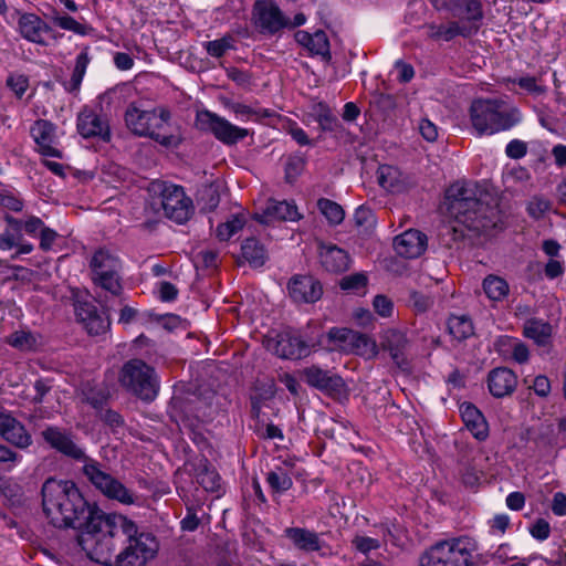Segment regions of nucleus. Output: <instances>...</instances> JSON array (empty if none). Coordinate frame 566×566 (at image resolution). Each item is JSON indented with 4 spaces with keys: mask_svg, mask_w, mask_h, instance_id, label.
Returning a JSON list of instances; mask_svg holds the SVG:
<instances>
[{
    "mask_svg": "<svg viewBox=\"0 0 566 566\" xmlns=\"http://www.w3.org/2000/svg\"><path fill=\"white\" fill-rule=\"evenodd\" d=\"M42 507L56 528L77 531V543L87 551L112 514L90 503L73 481L49 478L41 488Z\"/></svg>",
    "mask_w": 566,
    "mask_h": 566,
    "instance_id": "f257e3e1",
    "label": "nucleus"
},
{
    "mask_svg": "<svg viewBox=\"0 0 566 566\" xmlns=\"http://www.w3.org/2000/svg\"><path fill=\"white\" fill-rule=\"evenodd\" d=\"M159 551L150 532L120 514H112L86 551L90 559L103 566H146Z\"/></svg>",
    "mask_w": 566,
    "mask_h": 566,
    "instance_id": "f03ea898",
    "label": "nucleus"
},
{
    "mask_svg": "<svg viewBox=\"0 0 566 566\" xmlns=\"http://www.w3.org/2000/svg\"><path fill=\"white\" fill-rule=\"evenodd\" d=\"M450 214L478 234L490 235L503 228L497 201L473 182H455L446 191Z\"/></svg>",
    "mask_w": 566,
    "mask_h": 566,
    "instance_id": "7ed1b4c3",
    "label": "nucleus"
},
{
    "mask_svg": "<svg viewBox=\"0 0 566 566\" xmlns=\"http://www.w3.org/2000/svg\"><path fill=\"white\" fill-rule=\"evenodd\" d=\"M124 119L130 133L138 137H147L164 147H178L181 138L168 134L171 113L166 106H157L153 109H143L136 103L128 104Z\"/></svg>",
    "mask_w": 566,
    "mask_h": 566,
    "instance_id": "20e7f679",
    "label": "nucleus"
},
{
    "mask_svg": "<svg viewBox=\"0 0 566 566\" xmlns=\"http://www.w3.org/2000/svg\"><path fill=\"white\" fill-rule=\"evenodd\" d=\"M471 123L479 135L507 130L520 120L516 109L507 111L497 101L478 99L470 108Z\"/></svg>",
    "mask_w": 566,
    "mask_h": 566,
    "instance_id": "39448f33",
    "label": "nucleus"
},
{
    "mask_svg": "<svg viewBox=\"0 0 566 566\" xmlns=\"http://www.w3.org/2000/svg\"><path fill=\"white\" fill-rule=\"evenodd\" d=\"M475 551V541L467 536L441 541L421 556L419 566H470Z\"/></svg>",
    "mask_w": 566,
    "mask_h": 566,
    "instance_id": "423d86ee",
    "label": "nucleus"
},
{
    "mask_svg": "<svg viewBox=\"0 0 566 566\" xmlns=\"http://www.w3.org/2000/svg\"><path fill=\"white\" fill-rule=\"evenodd\" d=\"M120 386L130 395L144 400L153 401L159 389L155 369L142 359L126 361L119 373Z\"/></svg>",
    "mask_w": 566,
    "mask_h": 566,
    "instance_id": "0eeeda50",
    "label": "nucleus"
},
{
    "mask_svg": "<svg viewBox=\"0 0 566 566\" xmlns=\"http://www.w3.org/2000/svg\"><path fill=\"white\" fill-rule=\"evenodd\" d=\"M90 268L94 284L112 295L120 294L123 290L119 276L122 263L117 255L106 249H99L93 254Z\"/></svg>",
    "mask_w": 566,
    "mask_h": 566,
    "instance_id": "6e6552de",
    "label": "nucleus"
},
{
    "mask_svg": "<svg viewBox=\"0 0 566 566\" xmlns=\"http://www.w3.org/2000/svg\"><path fill=\"white\" fill-rule=\"evenodd\" d=\"M196 127L200 130L211 133L224 145H234L249 135V130L247 128L235 126L226 118L208 109L197 112Z\"/></svg>",
    "mask_w": 566,
    "mask_h": 566,
    "instance_id": "1a4fd4ad",
    "label": "nucleus"
},
{
    "mask_svg": "<svg viewBox=\"0 0 566 566\" xmlns=\"http://www.w3.org/2000/svg\"><path fill=\"white\" fill-rule=\"evenodd\" d=\"M157 188L160 191L165 216L179 224L187 222L193 212V205L184 188L166 182L158 184Z\"/></svg>",
    "mask_w": 566,
    "mask_h": 566,
    "instance_id": "9d476101",
    "label": "nucleus"
},
{
    "mask_svg": "<svg viewBox=\"0 0 566 566\" xmlns=\"http://www.w3.org/2000/svg\"><path fill=\"white\" fill-rule=\"evenodd\" d=\"M451 17L460 29H467L469 38L476 34L484 19L483 6L480 0H450L446 4Z\"/></svg>",
    "mask_w": 566,
    "mask_h": 566,
    "instance_id": "9b49d317",
    "label": "nucleus"
},
{
    "mask_svg": "<svg viewBox=\"0 0 566 566\" xmlns=\"http://www.w3.org/2000/svg\"><path fill=\"white\" fill-rule=\"evenodd\" d=\"M84 473L107 497L117 500L123 504L134 503L132 492L118 480L103 472L96 464H85Z\"/></svg>",
    "mask_w": 566,
    "mask_h": 566,
    "instance_id": "f8f14e48",
    "label": "nucleus"
},
{
    "mask_svg": "<svg viewBox=\"0 0 566 566\" xmlns=\"http://www.w3.org/2000/svg\"><path fill=\"white\" fill-rule=\"evenodd\" d=\"M266 348L283 359H301L310 354L306 342L291 332H283L269 338Z\"/></svg>",
    "mask_w": 566,
    "mask_h": 566,
    "instance_id": "ddd939ff",
    "label": "nucleus"
},
{
    "mask_svg": "<svg viewBox=\"0 0 566 566\" xmlns=\"http://www.w3.org/2000/svg\"><path fill=\"white\" fill-rule=\"evenodd\" d=\"M283 536L290 541L295 549L305 554L318 552L321 556H325L327 554L326 549L331 551L329 545L322 539L321 534L306 527H286L283 531Z\"/></svg>",
    "mask_w": 566,
    "mask_h": 566,
    "instance_id": "4468645a",
    "label": "nucleus"
},
{
    "mask_svg": "<svg viewBox=\"0 0 566 566\" xmlns=\"http://www.w3.org/2000/svg\"><path fill=\"white\" fill-rule=\"evenodd\" d=\"M76 129L85 139L98 138L108 143L112 138L108 120L88 107H84L77 114Z\"/></svg>",
    "mask_w": 566,
    "mask_h": 566,
    "instance_id": "2eb2a0df",
    "label": "nucleus"
},
{
    "mask_svg": "<svg viewBox=\"0 0 566 566\" xmlns=\"http://www.w3.org/2000/svg\"><path fill=\"white\" fill-rule=\"evenodd\" d=\"M301 379L308 386L328 395H339L345 388L340 376L324 370L318 366H310L301 370Z\"/></svg>",
    "mask_w": 566,
    "mask_h": 566,
    "instance_id": "dca6fc26",
    "label": "nucleus"
},
{
    "mask_svg": "<svg viewBox=\"0 0 566 566\" xmlns=\"http://www.w3.org/2000/svg\"><path fill=\"white\" fill-rule=\"evenodd\" d=\"M253 14L255 23L263 32L271 34L289 25V19L284 17L280 8L270 0H259L254 3Z\"/></svg>",
    "mask_w": 566,
    "mask_h": 566,
    "instance_id": "f3484780",
    "label": "nucleus"
},
{
    "mask_svg": "<svg viewBox=\"0 0 566 566\" xmlns=\"http://www.w3.org/2000/svg\"><path fill=\"white\" fill-rule=\"evenodd\" d=\"M381 348L389 353L394 364L401 370L410 369L407 356L409 340L406 334L399 329L388 328L381 335Z\"/></svg>",
    "mask_w": 566,
    "mask_h": 566,
    "instance_id": "a211bd4d",
    "label": "nucleus"
},
{
    "mask_svg": "<svg viewBox=\"0 0 566 566\" xmlns=\"http://www.w3.org/2000/svg\"><path fill=\"white\" fill-rule=\"evenodd\" d=\"M18 30L23 39L39 45L48 44L45 35L55 38L52 28L34 13H21L18 19Z\"/></svg>",
    "mask_w": 566,
    "mask_h": 566,
    "instance_id": "6ab92c4d",
    "label": "nucleus"
},
{
    "mask_svg": "<svg viewBox=\"0 0 566 566\" xmlns=\"http://www.w3.org/2000/svg\"><path fill=\"white\" fill-rule=\"evenodd\" d=\"M289 294L296 303H314L322 297L321 283L310 275H295L287 285Z\"/></svg>",
    "mask_w": 566,
    "mask_h": 566,
    "instance_id": "aec40b11",
    "label": "nucleus"
},
{
    "mask_svg": "<svg viewBox=\"0 0 566 566\" xmlns=\"http://www.w3.org/2000/svg\"><path fill=\"white\" fill-rule=\"evenodd\" d=\"M486 385L494 398L509 397L517 387V376L507 367H495L488 373Z\"/></svg>",
    "mask_w": 566,
    "mask_h": 566,
    "instance_id": "412c9836",
    "label": "nucleus"
},
{
    "mask_svg": "<svg viewBox=\"0 0 566 566\" xmlns=\"http://www.w3.org/2000/svg\"><path fill=\"white\" fill-rule=\"evenodd\" d=\"M74 312L77 321L83 325L90 335L104 334L109 328V321L104 318L96 306L90 302L74 303Z\"/></svg>",
    "mask_w": 566,
    "mask_h": 566,
    "instance_id": "4be33fe9",
    "label": "nucleus"
},
{
    "mask_svg": "<svg viewBox=\"0 0 566 566\" xmlns=\"http://www.w3.org/2000/svg\"><path fill=\"white\" fill-rule=\"evenodd\" d=\"M55 130L56 126L50 120L38 119L31 126L30 133L43 156L62 158V153L53 146L56 139Z\"/></svg>",
    "mask_w": 566,
    "mask_h": 566,
    "instance_id": "5701e85b",
    "label": "nucleus"
},
{
    "mask_svg": "<svg viewBox=\"0 0 566 566\" xmlns=\"http://www.w3.org/2000/svg\"><path fill=\"white\" fill-rule=\"evenodd\" d=\"M427 241L424 233L416 229H409L395 238L394 248L400 256L416 259L426 251Z\"/></svg>",
    "mask_w": 566,
    "mask_h": 566,
    "instance_id": "b1692460",
    "label": "nucleus"
},
{
    "mask_svg": "<svg viewBox=\"0 0 566 566\" xmlns=\"http://www.w3.org/2000/svg\"><path fill=\"white\" fill-rule=\"evenodd\" d=\"M186 465L190 467L191 473L193 474L197 483L206 491L217 492L220 490L221 478L207 457L200 455L188 461Z\"/></svg>",
    "mask_w": 566,
    "mask_h": 566,
    "instance_id": "393cba45",
    "label": "nucleus"
},
{
    "mask_svg": "<svg viewBox=\"0 0 566 566\" xmlns=\"http://www.w3.org/2000/svg\"><path fill=\"white\" fill-rule=\"evenodd\" d=\"M301 218L294 203L286 200H269L261 213H255L254 219L263 224L273 221H296Z\"/></svg>",
    "mask_w": 566,
    "mask_h": 566,
    "instance_id": "a878e982",
    "label": "nucleus"
},
{
    "mask_svg": "<svg viewBox=\"0 0 566 566\" xmlns=\"http://www.w3.org/2000/svg\"><path fill=\"white\" fill-rule=\"evenodd\" d=\"M43 439L56 451L74 460L85 459V453L72 439L57 430L56 427H48L42 432Z\"/></svg>",
    "mask_w": 566,
    "mask_h": 566,
    "instance_id": "bb28decb",
    "label": "nucleus"
},
{
    "mask_svg": "<svg viewBox=\"0 0 566 566\" xmlns=\"http://www.w3.org/2000/svg\"><path fill=\"white\" fill-rule=\"evenodd\" d=\"M322 265L333 273L345 272L349 269V254L334 244H322L319 251Z\"/></svg>",
    "mask_w": 566,
    "mask_h": 566,
    "instance_id": "cd10ccee",
    "label": "nucleus"
},
{
    "mask_svg": "<svg viewBox=\"0 0 566 566\" xmlns=\"http://www.w3.org/2000/svg\"><path fill=\"white\" fill-rule=\"evenodd\" d=\"M295 462L292 459L282 461L266 474V482L275 493H284L293 486L292 475Z\"/></svg>",
    "mask_w": 566,
    "mask_h": 566,
    "instance_id": "c85d7f7f",
    "label": "nucleus"
},
{
    "mask_svg": "<svg viewBox=\"0 0 566 566\" xmlns=\"http://www.w3.org/2000/svg\"><path fill=\"white\" fill-rule=\"evenodd\" d=\"M295 40L298 44L306 48L312 54L321 55L325 61L332 59L329 52V41L324 31H316L313 34L306 31H297Z\"/></svg>",
    "mask_w": 566,
    "mask_h": 566,
    "instance_id": "c756f323",
    "label": "nucleus"
},
{
    "mask_svg": "<svg viewBox=\"0 0 566 566\" xmlns=\"http://www.w3.org/2000/svg\"><path fill=\"white\" fill-rule=\"evenodd\" d=\"M379 186L390 192H402L408 187L407 178L395 166L381 165L377 169Z\"/></svg>",
    "mask_w": 566,
    "mask_h": 566,
    "instance_id": "7c9ffc66",
    "label": "nucleus"
},
{
    "mask_svg": "<svg viewBox=\"0 0 566 566\" xmlns=\"http://www.w3.org/2000/svg\"><path fill=\"white\" fill-rule=\"evenodd\" d=\"M15 248L17 251L12 254V259H17L22 254H29L33 251L32 243L24 240L23 233L20 230H13L10 226L0 233V250H11Z\"/></svg>",
    "mask_w": 566,
    "mask_h": 566,
    "instance_id": "2f4dec72",
    "label": "nucleus"
},
{
    "mask_svg": "<svg viewBox=\"0 0 566 566\" xmlns=\"http://www.w3.org/2000/svg\"><path fill=\"white\" fill-rule=\"evenodd\" d=\"M275 395V385L272 380L266 382H256L251 391V413L259 422L265 423V419L260 418L262 406L271 400Z\"/></svg>",
    "mask_w": 566,
    "mask_h": 566,
    "instance_id": "473e14b6",
    "label": "nucleus"
},
{
    "mask_svg": "<svg viewBox=\"0 0 566 566\" xmlns=\"http://www.w3.org/2000/svg\"><path fill=\"white\" fill-rule=\"evenodd\" d=\"M241 255L252 268H262L268 261L265 247L255 238H248L241 244Z\"/></svg>",
    "mask_w": 566,
    "mask_h": 566,
    "instance_id": "72a5a7b5",
    "label": "nucleus"
},
{
    "mask_svg": "<svg viewBox=\"0 0 566 566\" xmlns=\"http://www.w3.org/2000/svg\"><path fill=\"white\" fill-rule=\"evenodd\" d=\"M346 354H355L366 359H374L378 355V346L368 335L355 331Z\"/></svg>",
    "mask_w": 566,
    "mask_h": 566,
    "instance_id": "f704fd0d",
    "label": "nucleus"
},
{
    "mask_svg": "<svg viewBox=\"0 0 566 566\" xmlns=\"http://www.w3.org/2000/svg\"><path fill=\"white\" fill-rule=\"evenodd\" d=\"M524 335L538 346H546L552 337V326L542 319L531 318L524 324Z\"/></svg>",
    "mask_w": 566,
    "mask_h": 566,
    "instance_id": "c9c22d12",
    "label": "nucleus"
},
{
    "mask_svg": "<svg viewBox=\"0 0 566 566\" xmlns=\"http://www.w3.org/2000/svg\"><path fill=\"white\" fill-rule=\"evenodd\" d=\"M193 402L182 399L180 397H174L169 406V417L176 424L188 423L193 424L192 421L197 416L192 415Z\"/></svg>",
    "mask_w": 566,
    "mask_h": 566,
    "instance_id": "e433bc0d",
    "label": "nucleus"
},
{
    "mask_svg": "<svg viewBox=\"0 0 566 566\" xmlns=\"http://www.w3.org/2000/svg\"><path fill=\"white\" fill-rule=\"evenodd\" d=\"M486 296L495 302L502 301L510 292L509 283L501 276L490 274L482 283Z\"/></svg>",
    "mask_w": 566,
    "mask_h": 566,
    "instance_id": "4c0bfd02",
    "label": "nucleus"
},
{
    "mask_svg": "<svg viewBox=\"0 0 566 566\" xmlns=\"http://www.w3.org/2000/svg\"><path fill=\"white\" fill-rule=\"evenodd\" d=\"M429 32L428 35L433 40H444V41H451L455 36H463L469 38V32L467 29H460V27L451 21L448 24H429L428 25Z\"/></svg>",
    "mask_w": 566,
    "mask_h": 566,
    "instance_id": "58836bf2",
    "label": "nucleus"
},
{
    "mask_svg": "<svg viewBox=\"0 0 566 566\" xmlns=\"http://www.w3.org/2000/svg\"><path fill=\"white\" fill-rule=\"evenodd\" d=\"M448 331L459 342L469 338L474 333L473 324L465 315H451L448 319Z\"/></svg>",
    "mask_w": 566,
    "mask_h": 566,
    "instance_id": "ea45409f",
    "label": "nucleus"
},
{
    "mask_svg": "<svg viewBox=\"0 0 566 566\" xmlns=\"http://www.w3.org/2000/svg\"><path fill=\"white\" fill-rule=\"evenodd\" d=\"M4 221L8 226L13 228V230L24 231L27 234L31 237H36L40 234L42 228L45 226L44 222L35 216H30L27 220L17 219L10 214L4 216Z\"/></svg>",
    "mask_w": 566,
    "mask_h": 566,
    "instance_id": "a19ab883",
    "label": "nucleus"
},
{
    "mask_svg": "<svg viewBox=\"0 0 566 566\" xmlns=\"http://www.w3.org/2000/svg\"><path fill=\"white\" fill-rule=\"evenodd\" d=\"M0 436L10 444L24 449L32 443L31 434L25 427H0Z\"/></svg>",
    "mask_w": 566,
    "mask_h": 566,
    "instance_id": "79ce46f5",
    "label": "nucleus"
},
{
    "mask_svg": "<svg viewBox=\"0 0 566 566\" xmlns=\"http://www.w3.org/2000/svg\"><path fill=\"white\" fill-rule=\"evenodd\" d=\"M355 331L349 328H331L327 334L328 348L331 350H338L346 353L349 343L353 340V334Z\"/></svg>",
    "mask_w": 566,
    "mask_h": 566,
    "instance_id": "37998d69",
    "label": "nucleus"
},
{
    "mask_svg": "<svg viewBox=\"0 0 566 566\" xmlns=\"http://www.w3.org/2000/svg\"><path fill=\"white\" fill-rule=\"evenodd\" d=\"M197 201L201 210L207 212L214 210L220 202V193L218 187L213 184L203 185L198 190Z\"/></svg>",
    "mask_w": 566,
    "mask_h": 566,
    "instance_id": "c03bdc74",
    "label": "nucleus"
},
{
    "mask_svg": "<svg viewBox=\"0 0 566 566\" xmlns=\"http://www.w3.org/2000/svg\"><path fill=\"white\" fill-rule=\"evenodd\" d=\"M317 207L331 224L337 226L343 222L345 212L342 206L337 202L326 198H321L317 201Z\"/></svg>",
    "mask_w": 566,
    "mask_h": 566,
    "instance_id": "a18cd8bd",
    "label": "nucleus"
},
{
    "mask_svg": "<svg viewBox=\"0 0 566 566\" xmlns=\"http://www.w3.org/2000/svg\"><path fill=\"white\" fill-rule=\"evenodd\" d=\"M88 62L90 59L87 56V53L83 52L77 55L71 80L67 83H65L66 91L75 92L80 88Z\"/></svg>",
    "mask_w": 566,
    "mask_h": 566,
    "instance_id": "49530a36",
    "label": "nucleus"
},
{
    "mask_svg": "<svg viewBox=\"0 0 566 566\" xmlns=\"http://www.w3.org/2000/svg\"><path fill=\"white\" fill-rule=\"evenodd\" d=\"M55 25L63 30L72 31L76 34L84 35L86 29L83 24L78 23L74 18L70 15H60L55 9H52V13L46 15Z\"/></svg>",
    "mask_w": 566,
    "mask_h": 566,
    "instance_id": "de8ad7c7",
    "label": "nucleus"
},
{
    "mask_svg": "<svg viewBox=\"0 0 566 566\" xmlns=\"http://www.w3.org/2000/svg\"><path fill=\"white\" fill-rule=\"evenodd\" d=\"M203 46L210 56L222 57L229 50L234 49V39L231 35H224L220 39L206 42Z\"/></svg>",
    "mask_w": 566,
    "mask_h": 566,
    "instance_id": "09e8293b",
    "label": "nucleus"
},
{
    "mask_svg": "<svg viewBox=\"0 0 566 566\" xmlns=\"http://www.w3.org/2000/svg\"><path fill=\"white\" fill-rule=\"evenodd\" d=\"M316 120L319 124L322 130L333 132L338 126V119L333 115L329 107L323 103H319L315 107Z\"/></svg>",
    "mask_w": 566,
    "mask_h": 566,
    "instance_id": "8fccbe9b",
    "label": "nucleus"
},
{
    "mask_svg": "<svg viewBox=\"0 0 566 566\" xmlns=\"http://www.w3.org/2000/svg\"><path fill=\"white\" fill-rule=\"evenodd\" d=\"M463 424H486L482 412L471 402H463L459 407Z\"/></svg>",
    "mask_w": 566,
    "mask_h": 566,
    "instance_id": "3c124183",
    "label": "nucleus"
},
{
    "mask_svg": "<svg viewBox=\"0 0 566 566\" xmlns=\"http://www.w3.org/2000/svg\"><path fill=\"white\" fill-rule=\"evenodd\" d=\"M223 105L230 109L231 112H233L235 115H240V116H247V117H250V116H261V117H269L271 116V113L269 109H253L252 107L248 106V105H244V104H241V103H235V102H232L230 99H226L223 102Z\"/></svg>",
    "mask_w": 566,
    "mask_h": 566,
    "instance_id": "603ef678",
    "label": "nucleus"
},
{
    "mask_svg": "<svg viewBox=\"0 0 566 566\" xmlns=\"http://www.w3.org/2000/svg\"><path fill=\"white\" fill-rule=\"evenodd\" d=\"M8 343L14 348L28 350L35 345V338L30 332L19 331L10 335Z\"/></svg>",
    "mask_w": 566,
    "mask_h": 566,
    "instance_id": "864d4df0",
    "label": "nucleus"
},
{
    "mask_svg": "<svg viewBox=\"0 0 566 566\" xmlns=\"http://www.w3.org/2000/svg\"><path fill=\"white\" fill-rule=\"evenodd\" d=\"M243 226L244 221L239 217H234L232 220L218 226L217 237L222 241H227L233 234L240 231L243 228Z\"/></svg>",
    "mask_w": 566,
    "mask_h": 566,
    "instance_id": "5fc2aeb1",
    "label": "nucleus"
},
{
    "mask_svg": "<svg viewBox=\"0 0 566 566\" xmlns=\"http://www.w3.org/2000/svg\"><path fill=\"white\" fill-rule=\"evenodd\" d=\"M305 167V158L300 155L289 157L285 165V178L289 182L294 181Z\"/></svg>",
    "mask_w": 566,
    "mask_h": 566,
    "instance_id": "6e6d98bb",
    "label": "nucleus"
},
{
    "mask_svg": "<svg viewBox=\"0 0 566 566\" xmlns=\"http://www.w3.org/2000/svg\"><path fill=\"white\" fill-rule=\"evenodd\" d=\"M552 208L551 200L541 197V196H534L527 205V211L531 217L535 219H539L544 216L545 212H547Z\"/></svg>",
    "mask_w": 566,
    "mask_h": 566,
    "instance_id": "4d7b16f0",
    "label": "nucleus"
},
{
    "mask_svg": "<svg viewBox=\"0 0 566 566\" xmlns=\"http://www.w3.org/2000/svg\"><path fill=\"white\" fill-rule=\"evenodd\" d=\"M367 284V276L363 273H355L352 275L344 276L340 280L342 290L346 291H358L365 287Z\"/></svg>",
    "mask_w": 566,
    "mask_h": 566,
    "instance_id": "13d9d810",
    "label": "nucleus"
},
{
    "mask_svg": "<svg viewBox=\"0 0 566 566\" xmlns=\"http://www.w3.org/2000/svg\"><path fill=\"white\" fill-rule=\"evenodd\" d=\"M7 86L15 94L18 98H21L29 87L28 77L24 75H10L7 78Z\"/></svg>",
    "mask_w": 566,
    "mask_h": 566,
    "instance_id": "bf43d9fd",
    "label": "nucleus"
},
{
    "mask_svg": "<svg viewBox=\"0 0 566 566\" xmlns=\"http://www.w3.org/2000/svg\"><path fill=\"white\" fill-rule=\"evenodd\" d=\"M374 310L377 314H379L382 317H389L392 314L394 311V303L392 301L382 294L376 295L373 301Z\"/></svg>",
    "mask_w": 566,
    "mask_h": 566,
    "instance_id": "052dcab7",
    "label": "nucleus"
},
{
    "mask_svg": "<svg viewBox=\"0 0 566 566\" xmlns=\"http://www.w3.org/2000/svg\"><path fill=\"white\" fill-rule=\"evenodd\" d=\"M530 534L537 541H545L551 535V525L545 518H537L531 525Z\"/></svg>",
    "mask_w": 566,
    "mask_h": 566,
    "instance_id": "680f3d73",
    "label": "nucleus"
},
{
    "mask_svg": "<svg viewBox=\"0 0 566 566\" xmlns=\"http://www.w3.org/2000/svg\"><path fill=\"white\" fill-rule=\"evenodd\" d=\"M409 301L412 307L419 313L428 311L433 305V300L431 297L417 291L410 292Z\"/></svg>",
    "mask_w": 566,
    "mask_h": 566,
    "instance_id": "e2e57ef3",
    "label": "nucleus"
},
{
    "mask_svg": "<svg viewBox=\"0 0 566 566\" xmlns=\"http://www.w3.org/2000/svg\"><path fill=\"white\" fill-rule=\"evenodd\" d=\"M514 83H516L521 88L535 95H542L546 92L544 86L537 84L536 77L534 76H522L514 80Z\"/></svg>",
    "mask_w": 566,
    "mask_h": 566,
    "instance_id": "0e129e2a",
    "label": "nucleus"
},
{
    "mask_svg": "<svg viewBox=\"0 0 566 566\" xmlns=\"http://www.w3.org/2000/svg\"><path fill=\"white\" fill-rule=\"evenodd\" d=\"M505 153L512 159H520L526 155L527 145L523 140L513 139L506 145Z\"/></svg>",
    "mask_w": 566,
    "mask_h": 566,
    "instance_id": "69168bd1",
    "label": "nucleus"
},
{
    "mask_svg": "<svg viewBox=\"0 0 566 566\" xmlns=\"http://www.w3.org/2000/svg\"><path fill=\"white\" fill-rule=\"evenodd\" d=\"M512 357L518 364H525L530 358L528 347L518 340H510Z\"/></svg>",
    "mask_w": 566,
    "mask_h": 566,
    "instance_id": "338daca9",
    "label": "nucleus"
},
{
    "mask_svg": "<svg viewBox=\"0 0 566 566\" xmlns=\"http://www.w3.org/2000/svg\"><path fill=\"white\" fill-rule=\"evenodd\" d=\"M97 413L98 419L105 424H123L124 422L123 417L118 412L107 408L106 406H101L97 409Z\"/></svg>",
    "mask_w": 566,
    "mask_h": 566,
    "instance_id": "774afa93",
    "label": "nucleus"
}]
</instances>
